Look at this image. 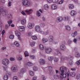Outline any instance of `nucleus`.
I'll list each match as a JSON object with an SVG mask.
<instances>
[{
	"label": "nucleus",
	"mask_w": 80,
	"mask_h": 80,
	"mask_svg": "<svg viewBox=\"0 0 80 80\" xmlns=\"http://www.w3.org/2000/svg\"><path fill=\"white\" fill-rule=\"evenodd\" d=\"M3 79L4 80H8V76L7 75H5L4 76Z\"/></svg>",
	"instance_id": "27"
},
{
	"label": "nucleus",
	"mask_w": 80,
	"mask_h": 80,
	"mask_svg": "<svg viewBox=\"0 0 80 80\" xmlns=\"http://www.w3.org/2000/svg\"><path fill=\"white\" fill-rule=\"evenodd\" d=\"M73 42L75 43H77V40L76 38H74L73 40Z\"/></svg>",
	"instance_id": "56"
},
{
	"label": "nucleus",
	"mask_w": 80,
	"mask_h": 80,
	"mask_svg": "<svg viewBox=\"0 0 80 80\" xmlns=\"http://www.w3.org/2000/svg\"><path fill=\"white\" fill-rule=\"evenodd\" d=\"M11 69L13 72H17L18 71V68L16 66H13L11 68Z\"/></svg>",
	"instance_id": "6"
},
{
	"label": "nucleus",
	"mask_w": 80,
	"mask_h": 80,
	"mask_svg": "<svg viewBox=\"0 0 80 80\" xmlns=\"http://www.w3.org/2000/svg\"><path fill=\"white\" fill-rule=\"evenodd\" d=\"M59 77L60 76L58 75H57L56 76H55V75L54 76V78H59Z\"/></svg>",
	"instance_id": "52"
},
{
	"label": "nucleus",
	"mask_w": 80,
	"mask_h": 80,
	"mask_svg": "<svg viewBox=\"0 0 80 80\" xmlns=\"http://www.w3.org/2000/svg\"><path fill=\"white\" fill-rule=\"evenodd\" d=\"M29 74L31 76H34L35 75V73L33 71H29Z\"/></svg>",
	"instance_id": "25"
},
{
	"label": "nucleus",
	"mask_w": 80,
	"mask_h": 80,
	"mask_svg": "<svg viewBox=\"0 0 80 80\" xmlns=\"http://www.w3.org/2000/svg\"><path fill=\"white\" fill-rule=\"evenodd\" d=\"M33 68L34 71H37L38 70V68L36 66L33 67Z\"/></svg>",
	"instance_id": "45"
},
{
	"label": "nucleus",
	"mask_w": 80,
	"mask_h": 80,
	"mask_svg": "<svg viewBox=\"0 0 80 80\" xmlns=\"http://www.w3.org/2000/svg\"><path fill=\"white\" fill-rule=\"evenodd\" d=\"M9 27H10V26H9V25H8V24H6L5 25V28L6 29H7V28H9Z\"/></svg>",
	"instance_id": "58"
},
{
	"label": "nucleus",
	"mask_w": 80,
	"mask_h": 80,
	"mask_svg": "<svg viewBox=\"0 0 80 80\" xmlns=\"http://www.w3.org/2000/svg\"><path fill=\"white\" fill-rule=\"evenodd\" d=\"M70 76L71 77H74L75 76V73L74 72H72L70 73Z\"/></svg>",
	"instance_id": "29"
},
{
	"label": "nucleus",
	"mask_w": 80,
	"mask_h": 80,
	"mask_svg": "<svg viewBox=\"0 0 80 80\" xmlns=\"http://www.w3.org/2000/svg\"><path fill=\"white\" fill-rule=\"evenodd\" d=\"M40 26L41 27H45V24L44 23H42L41 24Z\"/></svg>",
	"instance_id": "53"
},
{
	"label": "nucleus",
	"mask_w": 80,
	"mask_h": 80,
	"mask_svg": "<svg viewBox=\"0 0 80 80\" xmlns=\"http://www.w3.org/2000/svg\"><path fill=\"white\" fill-rule=\"evenodd\" d=\"M10 39H13L14 38V35L11 34L10 36Z\"/></svg>",
	"instance_id": "47"
},
{
	"label": "nucleus",
	"mask_w": 80,
	"mask_h": 80,
	"mask_svg": "<svg viewBox=\"0 0 80 80\" xmlns=\"http://www.w3.org/2000/svg\"><path fill=\"white\" fill-rule=\"evenodd\" d=\"M53 57H51L48 58V59L49 61H51V62L53 60Z\"/></svg>",
	"instance_id": "46"
},
{
	"label": "nucleus",
	"mask_w": 80,
	"mask_h": 80,
	"mask_svg": "<svg viewBox=\"0 0 80 80\" xmlns=\"http://www.w3.org/2000/svg\"><path fill=\"white\" fill-rule=\"evenodd\" d=\"M23 1L22 2V5L23 6H25V7H29L30 5V3L27 0H22Z\"/></svg>",
	"instance_id": "2"
},
{
	"label": "nucleus",
	"mask_w": 80,
	"mask_h": 80,
	"mask_svg": "<svg viewBox=\"0 0 80 80\" xmlns=\"http://www.w3.org/2000/svg\"><path fill=\"white\" fill-rule=\"evenodd\" d=\"M51 8L53 10H55L57 8V6L55 4H53L51 6Z\"/></svg>",
	"instance_id": "18"
},
{
	"label": "nucleus",
	"mask_w": 80,
	"mask_h": 80,
	"mask_svg": "<svg viewBox=\"0 0 80 80\" xmlns=\"http://www.w3.org/2000/svg\"><path fill=\"white\" fill-rule=\"evenodd\" d=\"M17 58L19 61L22 60V57L21 55H18L17 56Z\"/></svg>",
	"instance_id": "20"
},
{
	"label": "nucleus",
	"mask_w": 80,
	"mask_h": 80,
	"mask_svg": "<svg viewBox=\"0 0 80 80\" xmlns=\"http://www.w3.org/2000/svg\"><path fill=\"white\" fill-rule=\"evenodd\" d=\"M44 8L45 10H48V8H49V6L47 4H45L44 6Z\"/></svg>",
	"instance_id": "22"
},
{
	"label": "nucleus",
	"mask_w": 80,
	"mask_h": 80,
	"mask_svg": "<svg viewBox=\"0 0 80 80\" xmlns=\"http://www.w3.org/2000/svg\"><path fill=\"white\" fill-rule=\"evenodd\" d=\"M48 40L50 42H52L53 40V37L52 36H50L48 37Z\"/></svg>",
	"instance_id": "15"
},
{
	"label": "nucleus",
	"mask_w": 80,
	"mask_h": 80,
	"mask_svg": "<svg viewBox=\"0 0 80 80\" xmlns=\"http://www.w3.org/2000/svg\"><path fill=\"white\" fill-rule=\"evenodd\" d=\"M5 8L3 6H1L0 8V15L1 14V13L2 12H4L5 11H6V10H5Z\"/></svg>",
	"instance_id": "16"
},
{
	"label": "nucleus",
	"mask_w": 80,
	"mask_h": 80,
	"mask_svg": "<svg viewBox=\"0 0 80 80\" xmlns=\"http://www.w3.org/2000/svg\"><path fill=\"white\" fill-rule=\"evenodd\" d=\"M59 48H60V50L62 51V52H63L65 51V50H66V47L64 44H62L60 45Z\"/></svg>",
	"instance_id": "5"
},
{
	"label": "nucleus",
	"mask_w": 80,
	"mask_h": 80,
	"mask_svg": "<svg viewBox=\"0 0 80 80\" xmlns=\"http://www.w3.org/2000/svg\"><path fill=\"white\" fill-rule=\"evenodd\" d=\"M58 0H52V2L53 3H57Z\"/></svg>",
	"instance_id": "51"
},
{
	"label": "nucleus",
	"mask_w": 80,
	"mask_h": 80,
	"mask_svg": "<svg viewBox=\"0 0 80 80\" xmlns=\"http://www.w3.org/2000/svg\"><path fill=\"white\" fill-rule=\"evenodd\" d=\"M40 33H41V34H42L43 35H48V31H47L45 32L42 31L40 32Z\"/></svg>",
	"instance_id": "14"
},
{
	"label": "nucleus",
	"mask_w": 80,
	"mask_h": 80,
	"mask_svg": "<svg viewBox=\"0 0 80 80\" xmlns=\"http://www.w3.org/2000/svg\"><path fill=\"white\" fill-rule=\"evenodd\" d=\"M72 42H73V41L71 40H69L68 41V44H71Z\"/></svg>",
	"instance_id": "48"
},
{
	"label": "nucleus",
	"mask_w": 80,
	"mask_h": 80,
	"mask_svg": "<svg viewBox=\"0 0 80 80\" xmlns=\"http://www.w3.org/2000/svg\"><path fill=\"white\" fill-rule=\"evenodd\" d=\"M76 64L77 65H79L80 64V60L76 62Z\"/></svg>",
	"instance_id": "50"
},
{
	"label": "nucleus",
	"mask_w": 80,
	"mask_h": 80,
	"mask_svg": "<svg viewBox=\"0 0 80 80\" xmlns=\"http://www.w3.org/2000/svg\"><path fill=\"white\" fill-rule=\"evenodd\" d=\"M15 34L18 36L19 40H21V38H20V32L18 31H16L15 32Z\"/></svg>",
	"instance_id": "8"
},
{
	"label": "nucleus",
	"mask_w": 80,
	"mask_h": 80,
	"mask_svg": "<svg viewBox=\"0 0 80 80\" xmlns=\"http://www.w3.org/2000/svg\"><path fill=\"white\" fill-rule=\"evenodd\" d=\"M8 19H12V14H9L8 15Z\"/></svg>",
	"instance_id": "33"
},
{
	"label": "nucleus",
	"mask_w": 80,
	"mask_h": 80,
	"mask_svg": "<svg viewBox=\"0 0 80 80\" xmlns=\"http://www.w3.org/2000/svg\"><path fill=\"white\" fill-rule=\"evenodd\" d=\"M70 14L71 15H72V16L75 15L77 14V12L74 10H72Z\"/></svg>",
	"instance_id": "21"
},
{
	"label": "nucleus",
	"mask_w": 80,
	"mask_h": 80,
	"mask_svg": "<svg viewBox=\"0 0 80 80\" xmlns=\"http://www.w3.org/2000/svg\"><path fill=\"white\" fill-rule=\"evenodd\" d=\"M12 23V20H9L8 22V23L9 25V26H10Z\"/></svg>",
	"instance_id": "43"
},
{
	"label": "nucleus",
	"mask_w": 80,
	"mask_h": 80,
	"mask_svg": "<svg viewBox=\"0 0 80 80\" xmlns=\"http://www.w3.org/2000/svg\"><path fill=\"white\" fill-rule=\"evenodd\" d=\"M77 35V31H75L74 33L72 34V36L73 37H75Z\"/></svg>",
	"instance_id": "26"
},
{
	"label": "nucleus",
	"mask_w": 80,
	"mask_h": 80,
	"mask_svg": "<svg viewBox=\"0 0 80 80\" xmlns=\"http://www.w3.org/2000/svg\"><path fill=\"white\" fill-rule=\"evenodd\" d=\"M69 7L70 9H73L74 7V6L73 4H69Z\"/></svg>",
	"instance_id": "38"
},
{
	"label": "nucleus",
	"mask_w": 80,
	"mask_h": 80,
	"mask_svg": "<svg viewBox=\"0 0 80 80\" xmlns=\"http://www.w3.org/2000/svg\"><path fill=\"white\" fill-rule=\"evenodd\" d=\"M80 78V75L78 74L77 76H76V78L77 79H79V78Z\"/></svg>",
	"instance_id": "54"
},
{
	"label": "nucleus",
	"mask_w": 80,
	"mask_h": 80,
	"mask_svg": "<svg viewBox=\"0 0 80 80\" xmlns=\"http://www.w3.org/2000/svg\"><path fill=\"white\" fill-rule=\"evenodd\" d=\"M30 57L32 59H34L35 58V56L33 55H30Z\"/></svg>",
	"instance_id": "49"
},
{
	"label": "nucleus",
	"mask_w": 80,
	"mask_h": 80,
	"mask_svg": "<svg viewBox=\"0 0 80 80\" xmlns=\"http://www.w3.org/2000/svg\"><path fill=\"white\" fill-rule=\"evenodd\" d=\"M53 60L54 62H58V58H54Z\"/></svg>",
	"instance_id": "39"
},
{
	"label": "nucleus",
	"mask_w": 80,
	"mask_h": 80,
	"mask_svg": "<svg viewBox=\"0 0 80 80\" xmlns=\"http://www.w3.org/2000/svg\"><path fill=\"white\" fill-rule=\"evenodd\" d=\"M2 63L3 65L7 66L9 64V61L7 59H4L2 60Z\"/></svg>",
	"instance_id": "3"
},
{
	"label": "nucleus",
	"mask_w": 80,
	"mask_h": 80,
	"mask_svg": "<svg viewBox=\"0 0 80 80\" xmlns=\"http://www.w3.org/2000/svg\"><path fill=\"white\" fill-rule=\"evenodd\" d=\"M21 13L22 14V15H27V14L25 13V12L23 11H22L21 12Z\"/></svg>",
	"instance_id": "57"
},
{
	"label": "nucleus",
	"mask_w": 80,
	"mask_h": 80,
	"mask_svg": "<svg viewBox=\"0 0 80 80\" xmlns=\"http://www.w3.org/2000/svg\"><path fill=\"white\" fill-rule=\"evenodd\" d=\"M52 68H52V67L51 66H49L48 67V70H49L50 72H54V71L52 70Z\"/></svg>",
	"instance_id": "34"
},
{
	"label": "nucleus",
	"mask_w": 80,
	"mask_h": 80,
	"mask_svg": "<svg viewBox=\"0 0 80 80\" xmlns=\"http://www.w3.org/2000/svg\"><path fill=\"white\" fill-rule=\"evenodd\" d=\"M13 80H17V77L14 76L13 78Z\"/></svg>",
	"instance_id": "61"
},
{
	"label": "nucleus",
	"mask_w": 80,
	"mask_h": 80,
	"mask_svg": "<svg viewBox=\"0 0 80 80\" xmlns=\"http://www.w3.org/2000/svg\"><path fill=\"white\" fill-rule=\"evenodd\" d=\"M42 41L43 43H46V42H48V39L45 38H43L42 39Z\"/></svg>",
	"instance_id": "32"
},
{
	"label": "nucleus",
	"mask_w": 80,
	"mask_h": 80,
	"mask_svg": "<svg viewBox=\"0 0 80 80\" xmlns=\"http://www.w3.org/2000/svg\"><path fill=\"white\" fill-rule=\"evenodd\" d=\"M30 45L31 47H33L35 45V42H31Z\"/></svg>",
	"instance_id": "40"
},
{
	"label": "nucleus",
	"mask_w": 80,
	"mask_h": 80,
	"mask_svg": "<svg viewBox=\"0 0 80 80\" xmlns=\"http://www.w3.org/2000/svg\"><path fill=\"white\" fill-rule=\"evenodd\" d=\"M64 19L65 21H68L70 20V17L68 16H66L64 17Z\"/></svg>",
	"instance_id": "30"
},
{
	"label": "nucleus",
	"mask_w": 80,
	"mask_h": 80,
	"mask_svg": "<svg viewBox=\"0 0 80 80\" xmlns=\"http://www.w3.org/2000/svg\"><path fill=\"white\" fill-rule=\"evenodd\" d=\"M67 58V57H65V56H62L61 58V59L62 61H63V60H66Z\"/></svg>",
	"instance_id": "31"
},
{
	"label": "nucleus",
	"mask_w": 80,
	"mask_h": 80,
	"mask_svg": "<svg viewBox=\"0 0 80 80\" xmlns=\"http://www.w3.org/2000/svg\"><path fill=\"white\" fill-rule=\"evenodd\" d=\"M39 49L40 50H43V46L42 44H40L39 45Z\"/></svg>",
	"instance_id": "44"
},
{
	"label": "nucleus",
	"mask_w": 80,
	"mask_h": 80,
	"mask_svg": "<svg viewBox=\"0 0 80 80\" xmlns=\"http://www.w3.org/2000/svg\"><path fill=\"white\" fill-rule=\"evenodd\" d=\"M35 30L37 32H38L40 33V32L42 31L40 30V27L39 26H36L35 27Z\"/></svg>",
	"instance_id": "7"
},
{
	"label": "nucleus",
	"mask_w": 80,
	"mask_h": 80,
	"mask_svg": "<svg viewBox=\"0 0 80 80\" xmlns=\"http://www.w3.org/2000/svg\"><path fill=\"white\" fill-rule=\"evenodd\" d=\"M25 12L27 13L28 14H32V12H33V10L32 9H26L25 10Z\"/></svg>",
	"instance_id": "11"
},
{
	"label": "nucleus",
	"mask_w": 80,
	"mask_h": 80,
	"mask_svg": "<svg viewBox=\"0 0 80 80\" xmlns=\"http://www.w3.org/2000/svg\"><path fill=\"white\" fill-rule=\"evenodd\" d=\"M69 64L70 65H72L73 64V61L72 60H70L69 61Z\"/></svg>",
	"instance_id": "64"
},
{
	"label": "nucleus",
	"mask_w": 80,
	"mask_h": 80,
	"mask_svg": "<svg viewBox=\"0 0 80 80\" xmlns=\"http://www.w3.org/2000/svg\"><path fill=\"white\" fill-rule=\"evenodd\" d=\"M10 59L11 61H14L15 60V59L13 58H10Z\"/></svg>",
	"instance_id": "59"
},
{
	"label": "nucleus",
	"mask_w": 80,
	"mask_h": 80,
	"mask_svg": "<svg viewBox=\"0 0 80 80\" xmlns=\"http://www.w3.org/2000/svg\"><path fill=\"white\" fill-rule=\"evenodd\" d=\"M21 24L22 25H25L26 24V20L25 19H22L20 21Z\"/></svg>",
	"instance_id": "19"
},
{
	"label": "nucleus",
	"mask_w": 80,
	"mask_h": 80,
	"mask_svg": "<svg viewBox=\"0 0 80 80\" xmlns=\"http://www.w3.org/2000/svg\"><path fill=\"white\" fill-rule=\"evenodd\" d=\"M28 27L29 28H33L34 27V24L29 23L28 25Z\"/></svg>",
	"instance_id": "10"
},
{
	"label": "nucleus",
	"mask_w": 80,
	"mask_h": 80,
	"mask_svg": "<svg viewBox=\"0 0 80 80\" xmlns=\"http://www.w3.org/2000/svg\"><path fill=\"white\" fill-rule=\"evenodd\" d=\"M45 51L47 53H50L52 52V49L50 48H45Z\"/></svg>",
	"instance_id": "4"
},
{
	"label": "nucleus",
	"mask_w": 80,
	"mask_h": 80,
	"mask_svg": "<svg viewBox=\"0 0 80 80\" xmlns=\"http://www.w3.org/2000/svg\"><path fill=\"white\" fill-rule=\"evenodd\" d=\"M14 44L16 47H18L20 46V44L17 41H15L14 42Z\"/></svg>",
	"instance_id": "28"
},
{
	"label": "nucleus",
	"mask_w": 80,
	"mask_h": 80,
	"mask_svg": "<svg viewBox=\"0 0 80 80\" xmlns=\"http://www.w3.org/2000/svg\"><path fill=\"white\" fill-rule=\"evenodd\" d=\"M63 2V0H61L60 2H59L58 3V4L60 5L61 4H62Z\"/></svg>",
	"instance_id": "55"
},
{
	"label": "nucleus",
	"mask_w": 80,
	"mask_h": 80,
	"mask_svg": "<svg viewBox=\"0 0 80 80\" xmlns=\"http://www.w3.org/2000/svg\"><path fill=\"white\" fill-rule=\"evenodd\" d=\"M37 76H35V77H34L33 78L32 80H37Z\"/></svg>",
	"instance_id": "62"
},
{
	"label": "nucleus",
	"mask_w": 80,
	"mask_h": 80,
	"mask_svg": "<svg viewBox=\"0 0 80 80\" xmlns=\"http://www.w3.org/2000/svg\"><path fill=\"white\" fill-rule=\"evenodd\" d=\"M62 20H63V18L61 17H59L57 18L56 22L59 23V22H61Z\"/></svg>",
	"instance_id": "12"
},
{
	"label": "nucleus",
	"mask_w": 80,
	"mask_h": 80,
	"mask_svg": "<svg viewBox=\"0 0 80 80\" xmlns=\"http://www.w3.org/2000/svg\"><path fill=\"white\" fill-rule=\"evenodd\" d=\"M39 62L40 65H43L45 63V61L43 59H41L39 60Z\"/></svg>",
	"instance_id": "9"
},
{
	"label": "nucleus",
	"mask_w": 80,
	"mask_h": 80,
	"mask_svg": "<svg viewBox=\"0 0 80 80\" xmlns=\"http://www.w3.org/2000/svg\"><path fill=\"white\" fill-rule=\"evenodd\" d=\"M19 29L20 32H24L25 31V27L23 26H21L19 27Z\"/></svg>",
	"instance_id": "13"
},
{
	"label": "nucleus",
	"mask_w": 80,
	"mask_h": 80,
	"mask_svg": "<svg viewBox=\"0 0 80 80\" xmlns=\"http://www.w3.org/2000/svg\"><path fill=\"white\" fill-rule=\"evenodd\" d=\"M24 55H25V57H28V56H29L28 52L27 51H26L24 52Z\"/></svg>",
	"instance_id": "41"
},
{
	"label": "nucleus",
	"mask_w": 80,
	"mask_h": 80,
	"mask_svg": "<svg viewBox=\"0 0 80 80\" xmlns=\"http://www.w3.org/2000/svg\"><path fill=\"white\" fill-rule=\"evenodd\" d=\"M47 1L48 3H52V0H47Z\"/></svg>",
	"instance_id": "60"
},
{
	"label": "nucleus",
	"mask_w": 80,
	"mask_h": 80,
	"mask_svg": "<svg viewBox=\"0 0 80 80\" xmlns=\"http://www.w3.org/2000/svg\"><path fill=\"white\" fill-rule=\"evenodd\" d=\"M27 65L29 67H32V66H33V63L31 62H28L27 63Z\"/></svg>",
	"instance_id": "35"
},
{
	"label": "nucleus",
	"mask_w": 80,
	"mask_h": 80,
	"mask_svg": "<svg viewBox=\"0 0 80 80\" xmlns=\"http://www.w3.org/2000/svg\"><path fill=\"white\" fill-rule=\"evenodd\" d=\"M65 29L68 31H70L71 30V28L69 26H67L65 27Z\"/></svg>",
	"instance_id": "24"
},
{
	"label": "nucleus",
	"mask_w": 80,
	"mask_h": 80,
	"mask_svg": "<svg viewBox=\"0 0 80 80\" xmlns=\"http://www.w3.org/2000/svg\"><path fill=\"white\" fill-rule=\"evenodd\" d=\"M26 72V70L24 68H22L20 69V72L22 74H23Z\"/></svg>",
	"instance_id": "17"
},
{
	"label": "nucleus",
	"mask_w": 80,
	"mask_h": 80,
	"mask_svg": "<svg viewBox=\"0 0 80 80\" xmlns=\"http://www.w3.org/2000/svg\"><path fill=\"white\" fill-rule=\"evenodd\" d=\"M67 72V67L62 66L60 68V73L61 75V79H63L66 78V76L68 77H70V72L69 71Z\"/></svg>",
	"instance_id": "1"
},
{
	"label": "nucleus",
	"mask_w": 80,
	"mask_h": 80,
	"mask_svg": "<svg viewBox=\"0 0 80 80\" xmlns=\"http://www.w3.org/2000/svg\"><path fill=\"white\" fill-rule=\"evenodd\" d=\"M75 56L77 58H79L80 57V53L78 52H77L75 53Z\"/></svg>",
	"instance_id": "23"
},
{
	"label": "nucleus",
	"mask_w": 80,
	"mask_h": 80,
	"mask_svg": "<svg viewBox=\"0 0 80 80\" xmlns=\"http://www.w3.org/2000/svg\"><path fill=\"white\" fill-rule=\"evenodd\" d=\"M31 38L32 40H35L37 39V37L36 36H32Z\"/></svg>",
	"instance_id": "36"
},
{
	"label": "nucleus",
	"mask_w": 80,
	"mask_h": 80,
	"mask_svg": "<svg viewBox=\"0 0 80 80\" xmlns=\"http://www.w3.org/2000/svg\"><path fill=\"white\" fill-rule=\"evenodd\" d=\"M2 13L3 16H5V15H7V10L3 11V12H2Z\"/></svg>",
	"instance_id": "37"
},
{
	"label": "nucleus",
	"mask_w": 80,
	"mask_h": 80,
	"mask_svg": "<svg viewBox=\"0 0 80 80\" xmlns=\"http://www.w3.org/2000/svg\"><path fill=\"white\" fill-rule=\"evenodd\" d=\"M12 5V3H11V2H9L8 3V7H11Z\"/></svg>",
	"instance_id": "63"
},
{
	"label": "nucleus",
	"mask_w": 80,
	"mask_h": 80,
	"mask_svg": "<svg viewBox=\"0 0 80 80\" xmlns=\"http://www.w3.org/2000/svg\"><path fill=\"white\" fill-rule=\"evenodd\" d=\"M36 14L38 17H40L41 16V13H40V12L38 11H37L36 12Z\"/></svg>",
	"instance_id": "42"
}]
</instances>
